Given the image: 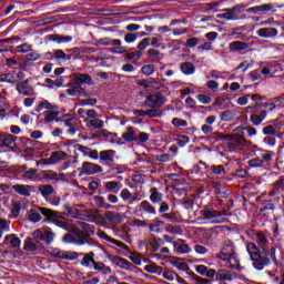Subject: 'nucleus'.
<instances>
[{
  "instance_id": "1a4fd4ad",
  "label": "nucleus",
  "mask_w": 284,
  "mask_h": 284,
  "mask_svg": "<svg viewBox=\"0 0 284 284\" xmlns=\"http://www.w3.org/2000/svg\"><path fill=\"white\" fill-rule=\"evenodd\" d=\"M165 104V97L161 93L149 95L144 101V108H161Z\"/></svg>"
},
{
  "instance_id": "09e8293b",
  "label": "nucleus",
  "mask_w": 284,
  "mask_h": 284,
  "mask_svg": "<svg viewBox=\"0 0 284 284\" xmlns=\"http://www.w3.org/2000/svg\"><path fill=\"white\" fill-rule=\"evenodd\" d=\"M234 276L226 270H219L216 273V281H232Z\"/></svg>"
},
{
  "instance_id": "6ab92c4d",
  "label": "nucleus",
  "mask_w": 284,
  "mask_h": 284,
  "mask_svg": "<svg viewBox=\"0 0 284 284\" xmlns=\"http://www.w3.org/2000/svg\"><path fill=\"white\" fill-rule=\"evenodd\" d=\"M256 247L260 250H267V246L270 245V240H267V235L263 232H257L254 234Z\"/></svg>"
},
{
  "instance_id": "c85d7f7f",
  "label": "nucleus",
  "mask_w": 284,
  "mask_h": 284,
  "mask_svg": "<svg viewBox=\"0 0 284 284\" xmlns=\"http://www.w3.org/2000/svg\"><path fill=\"white\" fill-rule=\"evenodd\" d=\"M72 36H61V34H51L49 36V41H53V43H58L61 45V43H70L72 42Z\"/></svg>"
},
{
  "instance_id": "37998d69",
  "label": "nucleus",
  "mask_w": 284,
  "mask_h": 284,
  "mask_svg": "<svg viewBox=\"0 0 284 284\" xmlns=\"http://www.w3.org/2000/svg\"><path fill=\"white\" fill-rule=\"evenodd\" d=\"M94 252H90L89 254L84 255L82 261H81V265H83V267H94V263H97V261H94Z\"/></svg>"
},
{
  "instance_id": "e433bc0d",
  "label": "nucleus",
  "mask_w": 284,
  "mask_h": 284,
  "mask_svg": "<svg viewBox=\"0 0 284 284\" xmlns=\"http://www.w3.org/2000/svg\"><path fill=\"white\" fill-rule=\"evenodd\" d=\"M210 170L212 176H216V179H223L227 174L224 165H211Z\"/></svg>"
},
{
  "instance_id": "72a5a7b5",
  "label": "nucleus",
  "mask_w": 284,
  "mask_h": 284,
  "mask_svg": "<svg viewBox=\"0 0 284 284\" xmlns=\"http://www.w3.org/2000/svg\"><path fill=\"white\" fill-rule=\"evenodd\" d=\"M84 92L85 89H83V87H81V84H79L75 80L72 87L67 89V94H69V97H77V94H83Z\"/></svg>"
},
{
  "instance_id": "2eb2a0df",
  "label": "nucleus",
  "mask_w": 284,
  "mask_h": 284,
  "mask_svg": "<svg viewBox=\"0 0 284 284\" xmlns=\"http://www.w3.org/2000/svg\"><path fill=\"white\" fill-rule=\"evenodd\" d=\"M172 245L178 254H190V252H192V247H190V244L185 243L183 239H178L172 242Z\"/></svg>"
},
{
  "instance_id": "4c0bfd02",
  "label": "nucleus",
  "mask_w": 284,
  "mask_h": 284,
  "mask_svg": "<svg viewBox=\"0 0 284 284\" xmlns=\"http://www.w3.org/2000/svg\"><path fill=\"white\" fill-rule=\"evenodd\" d=\"M226 263L231 270H239V267H241V261L239 260V254L236 253L229 255Z\"/></svg>"
},
{
  "instance_id": "7c9ffc66",
  "label": "nucleus",
  "mask_w": 284,
  "mask_h": 284,
  "mask_svg": "<svg viewBox=\"0 0 284 284\" xmlns=\"http://www.w3.org/2000/svg\"><path fill=\"white\" fill-rule=\"evenodd\" d=\"M75 82H78L79 85H83V83H87V85H94V82L92 81V77L88 73H78L75 74Z\"/></svg>"
},
{
  "instance_id": "5701e85b",
  "label": "nucleus",
  "mask_w": 284,
  "mask_h": 284,
  "mask_svg": "<svg viewBox=\"0 0 284 284\" xmlns=\"http://www.w3.org/2000/svg\"><path fill=\"white\" fill-rule=\"evenodd\" d=\"M42 110H47V112H52L54 110H59V105L43 99L38 103L36 112H42Z\"/></svg>"
},
{
  "instance_id": "bb28decb",
  "label": "nucleus",
  "mask_w": 284,
  "mask_h": 284,
  "mask_svg": "<svg viewBox=\"0 0 284 284\" xmlns=\"http://www.w3.org/2000/svg\"><path fill=\"white\" fill-rule=\"evenodd\" d=\"M267 116L266 111H257L251 114V122L253 125H261L263 121H265V118Z\"/></svg>"
},
{
  "instance_id": "f704fd0d",
  "label": "nucleus",
  "mask_w": 284,
  "mask_h": 284,
  "mask_svg": "<svg viewBox=\"0 0 284 284\" xmlns=\"http://www.w3.org/2000/svg\"><path fill=\"white\" fill-rule=\"evenodd\" d=\"M120 234L121 239L126 243H130V241L132 240V229L128 224H123L120 226Z\"/></svg>"
},
{
  "instance_id": "774afa93",
  "label": "nucleus",
  "mask_w": 284,
  "mask_h": 284,
  "mask_svg": "<svg viewBox=\"0 0 284 284\" xmlns=\"http://www.w3.org/2000/svg\"><path fill=\"white\" fill-rule=\"evenodd\" d=\"M165 232L169 234H183V229L181 226L169 225L165 227Z\"/></svg>"
},
{
  "instance_id": "338daca9",
  "label": "nucleus",
  "mask_w": 284,
  "mask_h": 284,
  "mask_svg": "<svg viewBox=\"0 0 284 284\" xmlns=\"http://www.w3.org/2000/svg\"><path fill=\"white\" fill-rule=\"evenodd\" d=\"M163 223L164 222L159 219L153 220V223H151L149 225L150 232H159V227H161V225H163Z\"/></svg>"
},
{
  "instance_id": "dca6fc26",
  "label": "nucleus",
  "mask_w": 284,
  "mask_h": 284,
  "mask_svg": "<svg viewBox=\"0 0 284 284\" xmlns=\"http://www.w3.org/2000/svg\"><path fill=\"white\" fill-rule=\"evenodd\" d=\"M97 235L99 236V239L106 241V243H112V245H116V247H121V250H128V245L119 240L110 237V235H108V233H105L104 231L99 230Z\"/></svg>"
},
{
  "instance_id": "a19ab883",
  "label": "nucleus",
  "mask_w": 284,
  "mask_h": 284,
  "mask_svg": "<svg viewBox=\"0 0 284 284\" xmlns=\"http://www.w3.org/2000/svg\"><path fill=\"white\" fill-rule=\"evenodd\" d=\"M38 192H40L43 199H48V196L54 194V186L51 184H42L38 187Z\"/></svg>"
},
{
  "instance_id": "a878e982",
  "label": "nucleus",
  "mask_w": 284,
  "mask_h": 284,
  "mask_svg": "<svg viewBox=\"0 0 284 284\" xmlns=\"http://www.w3.org/2000/svg\"><path fill=\"white\" fill-rule=\"evenodd\" d=\"M257 34L262 37V39H272V37L278 34V30H276V28H262L257 31Z\"/></svg>"
},
{
  "instance_id": "a18cd8bd",
  "label": "nucleus",
  "mask_w": 284,
  "mask_h": 284,
  "mask_svg": "<svg viewBox=\"0 0 284 284\" xmlns=\"http://www.w3.org/2000/svg\"><path fill=\"white\" fill-rule=\"evenodd\" d=\"M144 272H148L149 274H156L158 276H161V274H163V267L152 263V264H148L144 266Z\"/></svg>"
},
{
  "instance_id": "c9c22d12",
  "label": "nucleus",
  "mask_w": 284,
  "mask_h": 284,
  "mask_svg": "<svg viewBox=\"0 0 284 284\" xmlns=\"http://www.w3.org/2000/svg\"><path fill=\"white\" fill-rule=\"evenodd\" d=\"M22 179H24L26 181H37V179H39V170L28 168L24 169Z\"/></svg>"
},
{
  "instance_id": "49530a36",
  "label": "nucleus",
  "mask_w": 284,
  "mask_h": 284,
  "mask_svg": "<svg viewBox=\"0 0 284 284\" xmlns=\"http://www.w3.org/2000/svg\"><path fill=\"white\" fill-rule=\"evenodd\" d=\"M274 151H262L260 159L262 160V163L264 165H268L272 163V160L274 159Z\"/></svg>"
},
{
  "instance_id": "69168bd1",
  "label": "nucleus",
  "mask_w": 284,
  "mask_h": 284,
  "mask_svg": "<svg viewBox=\"0 0 284 284\" xmlns=\"http://www.w3.org/2000/svg\"><path fill=\"white\" fill-rule=\"evenodd\" d=\"M221 121L230 122L234 121V113L232 111H224L220 113Z\"/></svg>"
},
{
  "instance_id": "680f3d73",
  "label": "nucleus",
  "mask_w": 284,
  "mask_h": 284,
  "mask_svg": "<svg viewBox=\"0 0 284 284\" xmlns=\"http://www.w3.org/2000/svg\"><path fill=\"white\" fill-rule=\"evenodd\" d=\"M94 201H95L97 205H99V207H103L104 210H110V207H112V205H110L105 202V197H103V196H95Z\"/></svg>"
},
{
  "instance_id": "79ce46f5",
  "label": "nucleus",
  "mask_w": 284,
  "mask_h": 284,
  "mask_svg": "<svg viewBox=\"0 0 284 284\" xmlns=\"http://www.w3.org/2000/svg\"><path fill=\"white\" fill-rule=\"evenodd\" d=\"M180 70L182 73L190 75V74H194V72H196V67H194V64L192 62H183L180 65Z\"/></svg>"
},
{
  "instance_id": "a211bd4d",
  "label": "nucleus",
  "mask_w": 284,
  "mask_h": 284,
  "mask_svg": "<svg viewBox=\"0 0 284 284\" xmlns=\"http://www.w3.org/2000/svg\"><path fill=\"white\" fill-rule=\"evenodd\" d=\"M14 145H17L14 135L0 133V148H14Z\"/></svg>"
},
{
  "instance_id": "0e129e2a",
  "label": "nucleus",
  "mask_w": 284,
  "mask_h": 284,
  "mask_svg": "<svg viewBox=\"0 0 284 284\" xmlns=\"http://www.w3.org/2000/svg\"><path fill=\"white\" fill-rule=\"evenodd\" d=\"M250 168H263V160L260 156L253 158L248 161Z\"/></svg>"
},
{
  "instance_id": "f257e3e1",
  "label": "nucleus",
  "mask_w": 284,
  "mask_h": 284,
  "mask_svg": "<svg viewBox=\"0 0 284 284\" xmlns=\"http://www.w3.org/2000/svg\"><path fill=\"white\" fill-rule=\"evenodd\" d=\"M246 252L252 261V265L258 272L265 270L272 264L270 260V251L256 247V243H246Z\"/></svg>"
},
{
  "instance_id": "8fccbe9b",
  "label": "nucleus",
  "mask_w": 284,
  "mask_h": 284,
  "mask_svg": "<svg viewBox=\"0 0 284 284\" xmlns=\"http://www.w3.org/2000/svg\"><path fill=\"white\" fill-rule=\"evenodd\" d=\"M42 176L44 179H49V181H61V179H63V174H58L54 171H43Z\"/></svg>"
},
{
  "instance_id": "13d9d810",
  "label": "nucleus",
  "mask_w": 284,
  "mask_h": 284,
  "mask_svg": "<svg viewBox=\"0 0 284 284\" xmlns=\"http://www.w3.org/2000/svg\"><path fill=\"white\" fill-rule=\"evenodd\" d=\"M274 190L276 192H280V194H283L284 192V175L280 176L277 181L273 184Z\"/></svg>"
},
{
  "instance_id": "e2e57ef3",
  "label": "nucleus",
  "mask_w": 284,
  "mask_h": 284,
  "mask_svg": "<svg viewBox=\"0 0 284 284\" xmlns=\"http://www.w3.org/2000/svg\"><path fill=\"white\" fill-rule=\"evenodd\" d=\"M263 134L265 136H276V128L272 124L263 128Z\"/></svg>"
},
{
  "instance_id": "393cba45",
  "label": "nucleus",
  "mask_w": 284,
  "mask_h": 284,
  "mask_svg": "<svg viewBox=\"0 0 284 284\" xmlns=\"http://www.w3.org/2000/svg\"><path fill=\"white\" fill-rule=\"evenodd\" d=\"M123 185L119 181H109L104 184L105 192H111L112 194H119Z\"/></svg>"
},
{
  "instance_id": "c03bdc74",
  "label": "nucleus",
  "mask_w": 284,
  "mask_h": 284,
  "mask_svg": "<svg viewBox=\"0 0 284 284\" xmlns=\"http://www.w3.org/2000/svg\"><path fill=\"white\" fill-rule=\"evenodd\" d=\"M44 116V123H52V121H61L59 118V111H45L43 113Z\"/></svg>"
},
{
  "instance_id": "0eeeda50",
  "label": "nucleus",
  "mask_w": 284,
  "mask_h": 284,
  "mask_svg": "<svg viewBox=\"0 0 284 284\" xmlns=\"http://www.w3.org/2000/svg\"><path fill=\"white\" fill-rule=\"evenodd\" d=\"M247 145V140L241 134L229 135V151L234 152V150H241Z\"/></svg>"
},
{
  "instance_id": "cd10ccee",
  "label": "nucleus",
  "mask_w": 284,
  "mask_h": 284,
  "mask_svg": "<svg viewBox=\"0 0 284 284\" xmlns=\"http://www.w3.org/2000/svg\"><path fill=\"white\" fill-rule=\"evenodd\" d=\"M12 190H14L17 194H20V196H30V192H32V186L26 184H16L12 186Z\"/></svg>"
},
{
  "instance_id": "ea45409f",
  "label": "nucleus",
  "mask_w": 284,
  "mask_h": 284,
  "mask_svg": "<svg viewBox=\"0 0 284 284\" xmlns=\"http://www.w3.org/2000/svg\"><path fill=\"white\" fill-rule=\"evenodd\" d=\"M230 52H241L243 50H247V43L243 41H233L229 45Z\"/></svg>"
},
{
  "instance_id": "c756f323",
  "label": "nucleus",
  "mask_w": 284,
  "mask_h": 284,
  "mask_svg": "<svg viewBox=\"0 0 284 284\" xmlns=\"http://www.w3.org/2000/svg\"><path fill=\"white\" fill-rule=\"evenodd\" d=\"M123 141H126V143H132L136 141V129L133 126L126 128V131L122 133Z\"/></svg>"
},
{
  "instance_id": "5fc2aeb1",
  "label": "nucleus",
  "mask_w": 284,
  "mask_h": 284,
  "mask_svg": "<svg viewBox=\"0 0 284 284\" xmlns=\"http://www.w3.org/2000/svg\"><path fill=\"white\" fill-rule=\"evenodd\" d=\"M141 72L145 77H151V74H154V72H156V67H154V64H145L142 67Z\"/></svg>"
},
{
  "instance_id": "b1692460",
  "label": "nucleus",
  "mask_w": 284,
  "mask_h": 284,
  "mask_svg": "<svg viewBox=\"0 0 284 284\" xmlns=\"http://www.w3.org/2000/svg\"><path fill=\"white\" fill-rule=\"evenodd\" d=\"M17 91L19 94H23V97H30L32 94V89L30 88V81L24 80L17 84Z\"/></svg>"
},
{
  "instance_id": "f03ea898",
  "label": "nucleus",
  "mask_w": 284,
  "mask_h": 284,
  "mask_svg": "<svg viewBox=\"0 0 284 284\" xmlns=\"http://www.w3.org/2000/svg\"><path fill=\"white\" fill-rule=\"evenodd\" d=\"M73 234L77 236L78 245H85L88 243V239L94 234L97 229L94 225H90L87 222L77 221L74 224H72Z\"/></svg>"
},
{
  "instance_id": "3c124183",
  "label": "nucleus",
  "mask_w": 284,
  "mask_h": 284,
  "mask_svg": "<svg viewBox=\"0 0 284 284\" xmlns=\"http://www.w3.org/2000/svg\"><path fill=\"white\" fill-rule=\"evenodd\" d=\"M93 270H95V272H101V274H112V268L110 266H105L103 262L94 263Z\"/></svg>"
},
{
  "instance_id": "9d476101",
  "label": "nucleus",
  "mask_w": 284,
  "mask_h": 284,
  "mask_svg": "<svg viewBox=\"0 0 284 284\" xmlns=\"http://www.w3.org/2000/svg\"><path fill=\"white\" fill-rule=\"evenodd\" d=\"M103 172V166L92 163V162H83L81 166V174H87L88 176H92L94 174H99Z\"/></svg>"
},
{
  "instance_id": "2f4dec72",
  "label": "nucleus",
  "mask_w": 284,
  "mask_h": 284,
  "mask_svg": "<svg viewBox=\"0 0 284 284\" xmlns=\"http://www.w3.org/2000/svg\"><path fill=\"white\" fill-rule=\"evenodd\" d=\"M52 165H57V163H61V161H65L68 159V153L63 151H54L50 155Z\"/></svg>"
},
{
  "instance_id": "7ed1b4c3",
  "label": "nucleus",
  "mask_w": 284,
  "mask_h": 284,
  "mask_svg": "<svg viewBox=\"0 0 284 284\" xmlns=\"http://www.w3.org/2000/svg\"><path fill=\"white\" fill-rule=\"evenodd\" d=\"M45 216L48 221H52V219H57V213L50 209L40 206L38 209H31L29 211V221L31 223H39L41 221L42 216Z\"/></svg>"
},
{
  "instance_id": "de8ad7c7",
  "label": "nucleus",
  "mask_w": 284,
  "mask_h": 284,
  "mask_svg": "<svg viewBox=\"0 0 284 284\" xmlns=\"http://www.w3.org/2000/svg\"><path fill=\"white\" fill-rule=\"evenodd\" d=\"M85 123H89V125H91V128H93V130H103V128L105 126V122H103V120L99 119V118H94L92 120H85Z\"/></svg>"
},
{
  "instance_id": "6e6552de",
  "label": "nucleus",
  "mask_w": 284,
  "mask_h": 284,
  "mask_svg": "<svg viewBox=\"0 0 284 284\" xmlns=\"http://www.w3.org/2000/svg\"><path fill=\"white\" fill-rule=\"evenodd\" d=\"M243 8H245V6L236 4L231 9H224L223 13L220 17L221 19H225L226 21H239V19H241L239 12H241Z\"/></svg>"
},
{
  "instance_id": "9b49d317",
  "label": "nucleus",
  "mask_w": 284,
  "mask_h": 284,
  "mask_svg": "<svg viewBox=\"0 0 284 284\" xmlns=\"http://www.w3.org/2000/svg\"><path fill=\"white\" fill-rule=\"evenodd\" d=\"M235 253L236 248L234 247V242L226 241L224 242L221 252L216 255V258H220V261H227V257Z\"/></svg>"
},
{
  "instance_id": "39448f33",
  "label": "nucleus",
  "mask_w": 284,
  "mask_h": 284,
  "mask_svg": "<svg viewBox=\"0 0 284 284\" xmlns=\"http://www.w3.org/2000/svg\"><path fill=\"white\" fill-rule=\"evenodd\" d=\"M32 236L36 241H44L45 245H52V243H54L55 234L52 232V229L44 227L42 230L39 229L33 231Z\"/></svg>"
},
{
  "instance_id": "052dcab7",
  "label": "nucleus",
  "mask_w": 284,
  "mask_h": 284,
  "mask_svg": "<svg viewBox=\"0 0 284 284\" xmlns=\"http://www.w3.org/2000/svg\"><path fill=\"white\" fill-rule=\"evenodd\" d=\"M227 139H230V135L223 134L220 132H214L213 134L210 135V140L213 141V143L216 141H223V140H227Z\"/></svg>"
},
{
  "instance_id": "aec40b11",
  "label": "nucleus",
  "mask_w": 284,
  "mask_h": 284,
  "mask_svg": "<svg viewBox=\"0 0 284 284\" xmlns=\"http://www.w3.org/2000/svg\"><path fill=\"white\" fill-rule=\"evenodd\" d=\"M41 247V242L37 239L27 237L24 241V250L26 252H37Z\"/></svg>"
},
{
  "instance_id": "ddd939ff",
  "label": "nucleus",
  "mask_w": 284,
  "mask_h": 284,
  "mask_svg": "<svg viewBox=\"0 0 284 284\" xmlns=\"http://www.w3.org/2000/svg\"><path fill=\"white\" fill-rule=\"evenodd\" d=\"M116 151L114 150H104L98 153V159L104 163V165H114V155Z\"/></svg>"
},
{
  "instance_id": "864d4df0",
  "label": "nucleus",
  "mask_w": 284,
  "mask_h": 284,
  "mask_svg": "<svg viewBox=\"0 0 284 284\" xmlns=\"http://www.w3.org/2000/svg\"><path fill=\"white\" fill-rule=\"evenodd\" d=\"M171 265L176 267V270H181V272H187L190 270V265L181 260L171 261Z\"/></svg>"
},
{
  "instance_id": "4d7b16f0",
  "label": "nucleus",
  "mask_w": 284,
  "mask_h": 284,
  "mask_svg": "<svg viewBox=\"0 0 284 284\" xmlns=\"http://www.w3.org/2000/svg\"><path fill=\"white\" fill-rule=\"evenodd\" d=\"M146 245L151 247V252H159V247H161V244H159V241L155 237L146 240Z\"/></svg>"
},
{
  "instance_id": "f8f14e48",
  "label": "nucleus",
  "mask_w": 284,
  "mask_h": 284,
  "mask_svg": "<svg viewBox=\"0 0 284 284\" xmlns=\"http://www.w3.org/2000/svg\"><path fill=\"white\" fill-rule=\"evenodd\" d=\"M74 150L77 152H81L83 156H88L89 159H92L93 161L99 160V151L92 150L89 146H83L82 144H75Z\"/></svg>"
},
{
  "instance_id": "58836bf2",
  "label": "nucleus",
  "mask_w": 284,
  "mask_h": 284,
  "mask_svg": "<svg viewBox=\"0 0 284 284\" xmlns=\"http://www.w3.org/2000/svg\"><path fill=\"white\" fill-rule=\"evenodd\" d=\"M150 201L151 203L159 204L163 201V193L159 192V189H150Z\"/></svg>"
},
{
  "instance_id": "4be33fe9",
  "label": "nucleus",
  "mask_w": 284,
  "mask_h": 284,
  "mask_svg": "<svg viewBox=\"0 0 284 284\" xmlns=\"http://www.w3.org/2000/svg\"><path fill=\"white\" fill-rule=\"evenodd\" d=\"M138 207L139 212L150 214L151 216L156 215V207H154V205H152L148 200L142 201Z\"/></svg>"
},
{
  "instance_id": "603ef678",
  "label": "nucleus",
  "mask_w": 284,
  "mask_h": 284,
  "mask_svg": "<svg viewBox=\"0 0 284 284\" xmlns=\"http://www.w3.org/2000/svg\"><path fill=\"white\" fill-rule=\"evenodd\" d=\"M146 57L149 59H156V61H162V59L165 57L161 51L156 50V49H149L146 51Z\"/></svg>"
},
{
  "instance_id": "412c9836",
  "label": "nucleus",
  "mask_w": 284,
  "mask_h": 284,
  "mask_svg": "<svg viewBox=\"0 0 284 284\" xmlns=\"http://www.w3.org/2000/svg\"><path fill=\"white\" fill-rule=\"evenodd\" d=\"M4 245H9L12 250L21 247V240L16 234H10L4 237Z\"/></svg>"
},
{
  "instance_id": "20e7f679",
  "label": "nucleus",
  "mask_w": 284,
  "mask_h": 284,
  "mask_svg": "<svg viewBox=\"0 0 284 284\" xmlns=\"http://www.w3.org/2000/svg\"><path fill=\"white\" fill-rule=\"evenodd\" d=\"M103 222L106 227L114 230L123 223V214L114 211H105L103 214Z\"/></svg>"
},
{
  "instance_id": "f3484780",
  "label": "nucleus",
  "mask_w": 284,
  "mask_h": 284,
  "mask_svg": "<svg viewBox=\"0 0 284 284\" xmlns=\"http://www.w3.org/2000/svg\"><path fill=\"white\" fill-rule=\"evenodd\" d=\"M48 54L52 57V59H55V61H59V63H63V61H72V54H68L61 49L48 52Z\"/></svg>"
},
{
  "instance_id": "473e14b6",
  "label": "nucleus",
  "mask_w": 284,
  "mask_h": 284,
  "mask_svg": "<svg viewBox=\"0 0 284 284\" xmlns=\"http://www.w3.org/2000/svg\"><path fill=\"white\" fill-rule=\"evenodd\" d=\"M111 43L112 45H114L110 49V51L113 52V54H124V52H128V48L121 45L122 42L120 39H114Z\"/></svg>"
},
{
  "instance_id": "4468645a",
  "label": "nucleus",
  "mask_w": 284,
  "mask_h": 284,
  "mask_svg": "<svg viewBox=\"0 0 284 284\" xmlns=\"http://www.w3.org/2000/svg\"><path fill=\"white\" fill-rule=\"evenodd\" d=\"M161 275L165 281H170L171 283L172 281H176L179 284H185V280L170 268H162Z\"/></svg>"
},
{
  "instance_id": "423d86ee",
  "label": "nucleus",
  "mask_w": 284,
  "mask_h": 284,
  "mask_svg": "<svg viewBox=\"0 0 284 284\" xmlns=\"http://www.w3.org/2000/svg\"><path fill=\"white\" fill-rule=\"evenodd\" d=\"M202 216L205 221H211V223H223L224 220L222 219V216H227V212L205 210L203 211Z\"/></svg>"
},
{
  "instance_id": "bf43d9fd",
  "label": "nucleus",
  "mask_w": 284,
  "mask_h": 284,
  "mask_svg": "<svg viewBox=\"0 0 284 284\" xmlns=\"http://www.w3.org/2000/svg\"><path fill=\"white\" fill-rule=\"evenodd\" d=\"M141 57H143V52L135 51V52L126 53L125 59H129L133 63H136V61H139L141 59Z\"/></svg>"
},
{
  "instance_id": "6e6d98bb",
  "label": "nucleus",
  "mask_w": 284,
  "mask_h": 284,
  "mask_svg": "<svg viewBox=\"0 0 284 284\" xmlns=\"http://www.w3.org/2000/svg\"><path fill=\"white\" fill-rule=\"evenodd\" d=\"M44 83L48 84V88H61L63 85V79L52 80L48 78L44 80Z\"/></svg>"
}]
</instances>
